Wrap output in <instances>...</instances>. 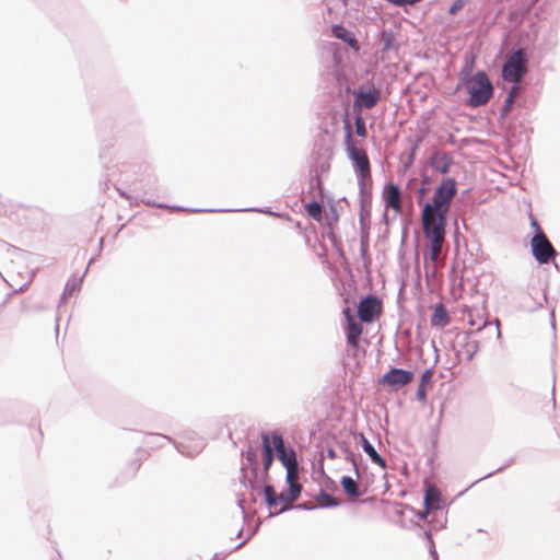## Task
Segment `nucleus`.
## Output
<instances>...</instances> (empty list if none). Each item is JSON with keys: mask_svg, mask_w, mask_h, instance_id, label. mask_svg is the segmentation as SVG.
<instances>
[{"mask_svg": "<svg viewBox=\"0 0 560 560\" xmlns=\"http://www.w3.org/2000/svg\"><path fill=\"white\" fill-rule=\"evenodd\" d=\"M457 192V183L454 178H444L434 191L432 201L425 202L421 210L422 222L433 226V231L446 225V215L451 208V201Z\"/></svg>", "mask_w": 560, "mask_h": 560, "instance_id": "1", "label": "nucleus"}, {"mask_svg": "<svg viewBox=\"0 0 560 560\" xmlns=\"http://www.w3.org/2000/svg\"><path fill=\"white\" fill-rule=\"evenodd\" d=\"M464 88L469 94L466 105L469 107H480L486 105L493 95V85L487 73L482 70L468 77V68H464L459 73V84L456 90Z\"/></svg>", "mask_w": 560, "mask_h": 560, "instance_id": "2", "label": "nucleus"}, {"mask_svg": "<svg viewBox=\"0 0 560 560\" xmlns=\"http://www.w3.org/2000/svg\"><path fill=\"white\" fill-rule=\"evenodd\" d=\"M346 150L357 176L358 188L372 187L371 163L366 152L354 147L352 142V129L350 121L346 119Z\"/></svg>", "mask_w": 560, "mask_h": 560, "instance_id": "3", "label": "nucleus"}, {"mask_svg": "<svg viewBox=\"0 0 560 560\" xmlns=\"http://www.w3.org/2000/svg\"><path fill=\"white\" fill-rule=\"evenodd\" d=\"M528 57L523 48L513 51L502 67V77L511 83H521L527 73Z\"/></svg>", "mask_w": 560, "mask_h": 560, "instance_id": "4", "label": "nucleus"}, {"mask_svg": "<svg viewBox=\"0 0 560 560\" xmlns=\"http://www.w3.org/2000/svg\"><path fill=\"white\" fill-rule=\"evenodd\" d=\"M485 329H492V323L485 320L482 326L478 327L475 332ZM474 331H460L456 335L454 349L457 353H463L467 361H471L479 350L478 341L471 340Z\"/></svg>", "mask_w": 560, "mask_h": 560, "instance_id": "5", "label": "nucleus"}, {"mask_svg": "<svg viewBox=\"0 0 560 560\" xmlns=\"http://www.w3.org/2000/svg\"><path fill=\"white\" fill-rule=\"evenodd\" d=\"M530 249L534 258L540 265L549 264L559 256L547 235H533Z\"/></svg>", "mask_w": 560, "mask_h": 560, "instance_id": "6", "label": "nucleus"}, {"mask_svg": "<svg viewBox=\"0 0 560 560\" xmlns=\"http://www.w3.org/2000/svg\"><path fill=\"white\" fill-rule=\"evenodd\" d=\"M272 448L278 459L281 462L284 468L298 467L296 452L293 447H287L281 433L278 431L269 432Z\"/></svg>", "mask_w": 560, "mask_h": 560, "instance_id": "7", "label": "nucleus"}, {"mask_svg": "<svg viewBox=\"0 0 560 560\" xmlns=\"http://www.w3.org/2000/svg\"><path fill=\"white\" fill-rule=\"evenodd\" d=\"M422 226L424 236L430 242L429 253L425 255V259L429 258L431 261L435 262L441 250V244L444 241L446 225L440 224L434 231L433 226L427 222H422Z\"/></svg>", "mask_w": 560, "mask_h": 560, "instance_id": "8", "label": "nucleus"}, {"mask_svg": "<svg viewBox=\"0 0 560 560\" xmlns=\"http://www.w3.org/2000/svg\"><path fill=\"white\" fill-rule=\"evenodd\" d=\"M381 310V300L374 295H368L358 305V317L360 322L369 324L378 317Z\"/></svg>", "mask_w": 560, "mask_h": 560, "instance_id": "9", "label": "nucleus"}, {"mask_svg": "<svg viewBox=\"0 0 560 560\" xmlns=\"http://www.w3.org/2000/svg\"><path fill=\"white\" fill-rule=\"evenodd\" d=\"M353 96L354 107L372 109L381 100V89H369L365 84H362L355 91H353Z\"/></svg>", "mask_w": 560, "mask_h": 560, "instance_id": "10", "label": "nucleus"}, {"mask_svg": "<svg viewBox=\"0 0 560 560\" xmlns=\"http://www.w3.org/2000/svg\"><path fill=\"white\" fill-rule=\"evenodd\" d=\"M413 377L415 374L412 371L392 368L382 376L381 383L389 385L393 389H399L411 383Z\"/></svg>", "mask_w": 560, "mask_h": 560, "instance_id": "11", "label": "nucleus"}, {"mask_svg": "<svg viewBox=\"0 0 560 560\" xmlns=\"http://www.w3.org/2000/svg\"><path fill=\"white\" fill-rule=\"evenodd\" d=\"M142 202L147 206H154L159 209H170L175 211H187V212H231V211H243V209H196V208H183L178 206H168L165 203H154L151 199H142ZM244 211H256L261 213H268L271 215L279 217L278 213L270 211L269 209L249 208Z\"/></svg>", "mask_w": 560, "mask_h": 560, "instance_id": "12", "label": "nucleus"}, {"mask_svg": "<svg viewBox=\"0 0 560 560\" xmlns=\"http://www.w3.org/2000/svg\"><path fill=\"white\" fill-rule=\"evenodd\" d=\"M262 470L259 474L261 481L267 483L270 480L269 470L275 459V451L270 441L269 432L261 433Z\"/></svg>", "mask_w": 560, "mask_h": 560, "instance_id": "13", "label": "nucleus"}, {"mask_svg": "<svg viewBox=\"0 0 560 560\" xmlns=\"http://www.w3.org/2000/svg\"><path fill=\"white\" fill-rule=\"evenodd\" d=\"M343 314L347 319L346 325V338L347 342L351 347H358L363 327L360 322H358L352 315L350 308L346 307L343 310Z\"/></svg>", "mask_w": 560, "mask_h": 560, "instance_id": "14", "label": "nucleus"}, {"mask_svg": "<svg viewBox=\"0 0 560 560\" xmlns=\"http://www.w3.org/2000/svg\"><path fill=\"white\" fill-rule=\"evenodd\" d=\"M360 213L359 221L362 229L370 224L371 207H372V187H365L364 190L359 188Z\"/></svg>", "mask_w": 560, "mask_h": 560, "instance_id": "15", "label": "nucleus"}, {"mask_svg": "<svg viewBox=\"0 0 560 560\" xmlns=\"http://www.w3.org/2000/svg\"><path fill=\"white\" fill-rule=\"evenodd\" d=\"M382 197L386 209H394L397 212L401 211V190L398 185L393 183L386 184Z\"/></svg>", "mask_w": 560, "mask_h": 560, "instance_id": "16", "label": "nucleus"}, {"mask_svg": "<svg viewBox=\"0 0 560 560\" xmlns=\"http://www.w3.org/2000/svg\"><path fill=\"white\" fill-rule=\"evenodd\" d=\"M444 505V499L439 488L432 483H427L424 489L423 508L427 510L439 511Z\"/></svg>", "mask_w": 560, "mask_h": 560, "instance_id": "17", "label": "nucleus"}, {"mask_svg": "<svg viewBox=\"0 0 560 560\" xmlns=\"http://www.w3.org/2000/svg\"><path fill=\"white\" fill-rule=\"evenodd\" d=\"M242 471V478L241 483L250 491L252 501L256 502V495L260 494L261 492V486H265V482L261 481V476L258 471H256V475H253V478L247 479L245 467H241Z\"/></svg>", "mask_w": 560, "mask_h": 560, "instance_id": "18", "label": "nucleus"}, {"mask_svg": "<svg viewBox=\"0 0 560 560\" xmlns=\"http://www.w3.org/2000/svg\"><path fill=\"white\" fill-rule=\"evenodd\" d=\"M302 489H303L302 485H291V487L288 486V490L283 491L284 492V501H282V504L279 508V510L276 511V514L283 513V512H287V511L293 509L294 508L293 502L299 499V497L301 495ZM269 515L272 516V515H275V513L270 512Z\"/></svg>", "mask_w": 560, "mask_h": 560, "instance_id": "19", "label": "nucleus"}, {"mask_svg": "<svg viewBox=\"0 0 560 560\" xmlns=\"http://www.w3.org/2000/svg\"><path fill=\"white\" fill-rule=\"evenodd\" d=\"M430 166L441 173L447 174L452 164V159L448 153L441 154L439 151H434L429 160Z\"/></svg>", "mask_w": 560, "mask_h": 560, "instance_id": "20", "label": "nucleus"}, {"mask_svg": "<svg viewBox=\"0 0 560 560\" xmlns=\"http://www.w3.org/2000/svg\"><path fill=\"white\" fill-rule=\"evenodd\" d=\"M359 436H360V444H361L364 453L370 457L371 462L373 464L378 465L382 468H386L385 458L377 453L375 447L370 443V441L365 438V435L363 433H360Z\"/></svg>", "mask_w": 560, "mask_h": 560, "instance_id": "21", "label": "nucleus"}, {"mask_svg": "<svg viewBox=\"0 0 560 560\" xmlns=\"http://www.w3.org/2000/svg\"><path fill=\"white\" fill-rule=\"evenodd\" d=\"M430 322L432 327L438 328H444L450 324V315L443 303H438L435 305Z\"/></svg>", "mask_w": 560, "mask_h": 560, "instance_id": "22", "label": "nucleus"}, {"mask_svg": "<svg viewBox=\"0 0 560 560\" xmlns=\"http://www.w3.org/2000/svg\"><path fill=\"white\" fill-rule=\"evenodd\" d=\"M265 503L269 509H276L282 501H284V492L277 493L275 487L269 482L265 483L262 488Z\"/></svg>", "mask_w": 560, "mask_h": 560, "instance_id": "23", "label": "nucleus"}, {"mask_svg": "<svg viewBox=\"0 0 560 560\" xmlns=\"http://www.w3.org/2000/svg\"><path fill=\"white\" fill-rule=\"evenodd\" d=\"M332 35L347 43L350 47H358V40L355 38V36L353 35L352 32H350L349 30H347L343 25L341 24H335L332 26Z\"/></svg>", "mask_w": 560, "mask_h": 560, "instance_id": "24", "label": "nucleus"}, {"mask_svg": "<svg viewBox=\"0 0 560 560\" xmlns=\"http://www.w3.org/2000/svg\"><path fill=\"white\" fill-rule=\"evenodd\" d=\"M340 485L345 493L351 498H359L363 494L357 483V480L350 476H342L340 479Z\"/></svg>", "mask_w": 560, "mask_h": 560, "instance_id": "25", "label": "nucleus"}, {"mask_svg": "<svg viewBox=\"0 0 560 560\" xmlns=\"http://www.w3.org/2000/svg\"><path fill=\"white\" fill-rule=\"evenodd\" d=\"M433 371L432 369H427L420 377V384L418 386L416 397L419 401L424 402L427 400V390H425V384H429L432 382Z\"/></svg>", "mask_w": 560, "mask_h": 560, "instance_id": "26", "label": "nucleus"}, {"mask_svg": "<svg viewBox=\"0 0 560 560\" xmlns=\"http://www.w3.org/2000/svg\"><path fill=\"white\" fill-rule=\"evenodd\" d=\"M305 210L312 219L316 221H319L322 219L323 206L319 201L312 199L310 202L305 205Z\"/></svg>", "mask_w": 560, "mask_h": 560, "instance_id": "27", "label": "nucleus"}, {"mask_svg": "<svg viewBox=\"0 0 560 560\" xmlns=\"http://www.w3.org/2000/svg\"><path fill=\"white\" fill-rule=\"evenodd\" d=\"M317 499L322 500V502L317 505L318 508H336L340 505V502L325 490L319 491Z\"/></svg>", "mask_w": 560, "mask_h": 560, "instance_id": "28", "label": "nucleus"}, {"mask_svg": "<svg viewBox=\"0 0 560 560\" xmlns=\"http://www.w3.org/2000/svg\"><path fill=\"white\" fill-rule=\"evenodd\" d=\"M382 50L388 51L393 48L395 35L392 31L383 30L380 37Z\"/></svg>", "mask_w": 560, "mask_h": 560, "instance_id": "29", "label": "nucleus"}, {"mask_svg": "<svg viewBox=\"0 0 560 560\" xmlns=\"http://www.w3.org/2000/svg\"><path fill=\"white\" fill-rule=\"evenodd\" d=\"M82 278L78 279L75 277L70 278L65 287L63 293H62V300L67 295H72L75 291H78L81 287Z\"/></svg>", "mask_w": 560, "mask_h": 560, "instance_id": "30", "label": "nucleus"}, {"mask_svg": "<svg viewBox=\"0 0 560 560\" xmlns=\"http://www.w3.org/2000/svg\"><path fill=\"white\" fill-rule=\"evenodd\" d=\"M243 454L252 468V475H256V471H258V462H257L256 451L249 446L245 452H243Z\"/></svg>", "mask_w": 560, "mask_h": 560, "instance_id": "31", "label": "nucleus"}, {"mask_svg": "<svg viewBox=\"0 0 560 560\" xmlns=\"http://www.w3.org/2000/svg\"><path fill=\"white\" fill-rule=\"evenodd\" d=\"M330 168V164L328 162L327 159H324V158H319L313 170H312V173L313 175H317V176H322L323 174L327 173Z\"/></svg>", "mask_w": 560, "mask_h": 560, "instance_id": "32", "label": "nucleus"}, {"mask_svg": "<svg viewBox=\"0 0 560 560\" xmlns=\"http://www.w3.org/2000/svg\"><path fill=\"white\" fill-rule=\"evenodd\" d=\"M341 452H342L343 458L353 465L355 476L359 479L360 471H359L358 464H357V455L347 447H342Z\"/></svg>", "mask_w": 560, "mask_h": 560, "instance_id": "33", "label": "nucleus"}, {"mask_svg": "<svg viewBox=\"0 0 560 560\" xmlns=\"http://www.w3.org/2000/svg\"><path fill=\"white\" fill-rule=\"evenodd\" d=\"M285 482L288 483V486L291 487V485H301L299 482V466L285 468Z\"/></svg>", "mask_w": 560, "mask_h": 560, "instance_id": "34", "label": "nucleus"}, {"mask_svg": "<svg viewBox=\"0 0 560 560\" xmlns=\"http://www.w3.org/2000/svg\"><path fill=\"white\" fill-rule=\"evenodd\" d=\"M354 125L357 135L362 138L366 137L368 131L365 127V121L360 114L355 116Z\"/></svg>", "mask_w": 560, "mask_h": 560, "instance_id": "35", "label": "nucleus"}, {"mask_svg": "<svg viewBox=\"0 0 560 560\" xmlns=\"http://www.w3.org/2000/svg\"><path fill=\"white\" fill-rule=\"evenodd\" d=\"M423 536L428 541V549H429L431 557L433 558V560H439V555L436 552L434 541L432 539L431 529L424 530Z\"/></svg>", "mask_w": 560, "mask_h": 560, "instance_id": "36", "label": "nucleus"}, {"mask_svg": "<svg viewBox=\"0 0 560 560\" xmlns=\"http://www.w3.org/2000/svg\"><path fill=\"white\" fill-rule=\"evenodd\" d=\"M513 103H514L513 100L505 97L503 106H502V108L500 110V118L503 119V118H505L508 116V114L512 109Z\"/></svg>", "mask_w": 560, "mask_h": 560, "instance_id": "37", "label": "nucleus"}, {"mask_svg": "<svg viewBox=\"0 0 560 560\" xmlns=\"http://www.w3.org/2000/svg\"><path fill=\"white\" fill-rule=\"evenodd\" d=\"M529 219H530V226L534 230V235H546L545 232L542 231L540 224L538 223V221L532 213L529 214Z\"/></svg>", "mask_w": 560, "mask_h": 560, "instance_id": "38", "label": "nucleus"}, {"mask_svg": "<svg viewBox=\"0 0 560 560\" xmlns=\"http://www.w3.org/2000/svg\"><path fill=\"white\" fill-rule=\"evenodd\" d=\"M322 176H317V175H312V178H311V189H314V188H317L319 190V194L322 195L323 194V183H322Z\"/></svg>", "mask_w": 560, "mask_h": 560, "instance_id": "39", "label": "nucleus"}, {"mask_svg": "<svg viewBox=\"0 0 560 560\" xmlns=\"http://www.w3.org/2000/svg\"><path fill=\"white\" fill-rule=\"evenodd\" d=\"M466 3V0H455L448 9V14H456Z\"/></svg>", "mask_w": 560, "mask_h": 560, "instance_id": "40", "label": "nucleus"}, {"mask_svg": "<svg viewBox=\"0 0 560 560\" xmlns=\"http://www.w3.org/2000/svg\"><path fill=\"white\" fill-rule=\"evenodd\" d=\"M140 466L141 463L138 459H133L132 462H130V464L128 465L129 477H133L136 472L139 470Z\"/></svg>", "mask_w": 560, "mask_h": 560, "instance_id": "41", "label": "nucleus"}, {"mask_svg": "<svg viewBox=\"0 0 560 560\" xmlns=\"http://www.w3.org/2000/svg\"><path fill=\"white\" fill-rule=\"evenodd\" d=\"M176 448H177V451H178L180 454H184V455H187V456L192 457V456H195L196 454H198V453L201 451V448H202V444L198 445V446L196 447V450H195V452H194V453L187 452V451H186V447H185L184 445H177V446H176Z\"/></svg>", "mask_w": 560, "mask_h": 560, "instance_id": "42", "label": "nucleus"}, {"mask_svg": "<svg viewBox=\"0 0 560 560\" xmlns=\"http://www.w3.org/2000/svg\"><path fill=\"white\" fill-rule=\"evenodd\" d=\"M520 90H521L520 83H513L510 91L508 92L506 97L514 101L515 97L517 96V94L520 93Z\"/></svg>", "mask_w": 560, "mask_h": 560, "instance_id": "43", "label": "nucleus"}, {"mask_svg": "<svg viewBox=\"0 0 560 560\" xmlns=\"http://www.w3.org/2000/svg\"><path fill=\"white\" fill-rule=\"evenodd\" d=\"M429 190V187L427 186H420L418 189H417V194H418V203H421L423 198L425 197L427 192Z\"/></svg>", "mask_w": 560, "mask_h": 560, "instance_id": "44", "label": "nucleus"}, {"mask_svg": "<svg viewBox=\"0 0 560 560\" xmlns=\"http://www.w3.org/2000/svg\"><path fill=\"white\" fill-rule=\"evenodd\" d=\"M512 464H513V459H511V460H510L505 466H503V467H499L498 469H495V470H493V471L488 472L487 475H485L483 477H481L478 481H480V480H482V479H486V478H489V477L493 476V475H494V474H497V472H501V471H503L505 467H508V466H510V465H512Z\"/></svg>", "mask_w": 560, "mask_h": 560, "instance_id": "45", "label": "nucleus"}, {"mask_svg": "<svg viewBox=\"0 0 560 560\" xmlns=\"http://www.w3.org/2000/svg\"><path fill=\"white\" fill-rule=\"evenodd\" d=\"M295 508L300 509V510H304V511H311V510H314V509H316L318 506L317 505H313L310 502H302V503H299Z\"/></svg>", "mask_w": 560, "mask_h": 560, "instance_id": "46", "label": "nucleus"}, {"mask_svg": "<svg viewBox=\"0 0 560 560\" xmlns=\"http://www.w3.org/2000/svg\"><path fill=\"white\" fill-rule=\"evenodd\" d=\"M421 139H418L416 143L411 147L410 153H409V162L412 163L415 160L416 151L418 149V145L420 143Z\"/></svg>", "mask_w": 560, "mask_h": 560, "instance_id": "47", "label": "nucleus"}, {"mask_svg": "<svg viewBox=\"0 0 560 560\" xmlns=\"http://www.w3.org/2000/svg\"><path fill=\"white\" fill-rule=\"evenodd\" d=\"M237 505L243 514V517H245L246 515V512H245V498L243 494H241L238 498H237Z\"/></svg>", "mask_w": 560, "mask_h": 560, "instance_id": "48", "label": "nucleus"}, {"mask_svg": "<svg viewBox=\"0 0 560 560\" xmlns=\"http://www.w3.org/2000/svg\"><path fill=\"white\" fill-rule=\"evenodd\" d=\"M447 522L446 514L443 515V518L441 521H436L438 524H433L434 529H441L444 528Z\"/></svg>", "mask_w": 560, "mask_h": 560, "instance_id": "49", "label": "nucleus"}, {"mask_svg": "<svg viewBox=\"0 0 560 560\" xmlns=\"http://www.w3.org/2000/svg\"><path fill=\"white\" fill-rule=\"evenodd\" d=\"M432 512V510H427V508L423 509V511H419L417 513V516L420 518V520H425L428 517V515Z\"/></svg>", "mask_w": 560, "mask_h": 560, "instance_id": "50", "label": "nucleus"}, {"mask_svg": "<svg viewBox=\"0 0 560 560\" xmlns=\"http://www.w3.org/2000/svg\"><path fill=\"white\" fill-rule=\"evenodd\" d=\"M327 456L330 459H336L338 457V454H337V452L334 448L328 447L327 448Z\"/></svg>", "mask_w": 560, "mask_h": 560, "instance_id": "51", "label": "nucleus"}, {"mask_svg": "<svg viewBox=\"0 0 560 560\" xmlns=\"http://www.w3.org/2000/svg\"><path fill=\"white\" fill-rule=\"evenodd\" d=\"M494 331L498 339L501 338V330H500V322L499 319L494 320Z\"/></svg>", "mask_w": 560, "mask_h": 560, "instance_id": "52", "label": "nucleus"}, {"mask_svg": "<svg viewBox=\"0 0 560 560\" xmlns=\"http://www.w3.org/2000/svg\"><path fill=\"white\" fill-rule=\"evenodd\" d=\"M228 553L223 552H215L212 557V560H224L226 558Z\"/></svg>", "mask_w": 560, "mask_h": 560, "instance_id": "53", "label": "nucleus"}, {"mask_svg": "<svg viewBox=\"0 0 560 560\" xmlns=\"http://www.w3.org/2000/svg\"><path fill=\"white\" fill-rule=\"evenodd\" d=\"M421 179H422L421 186H427L428 187V185L431 182L430 177L427 174H422L421 175Z\"/></svg>", "mask_w": 560, "mask_h": 560, "instance_id": "54", "label": "nucleus"}, {"mask_svg": "<svg viewBox=\"0 0 560 560\" xmlns=\"http://www.w3.org/2000/svg\"><path fill=\"white\" fill-rule=\"evenodd\" d=\"M153 435H154V436H158V438H161V439L165 440V441H166V442H168V443H174L173 439H172V438H170V436H167V435H164V434H158V433H154Z\"/></svg>", "mask_w": 560, "mask_h": 560, "instance_id": "55", "label": "nucleus"}, {"mask_svg": "<svg viewBox=\"0 0 560 560\" xmlns=\"http://www.w3.org/2000/svg\"><path fill=\"white\" fill-rule=\"evenodd\" d=\"M106 154H107V151L105 149H102L101 152H100V159L101 160H105Z\"/></svg>", "mask_w": 560, "mask_h": 560, "instance_id": "56", "label": "nucleus"}, {"mask_svg": "<svg viewBox=\"0 0 560 560\" xmlns=\"http://www.w3.org/2000/svg\"><path fill=\"white\" fill-rule=\"evenodd\" d=\"M555 424L557 429L560 428V415L556 416Z\"/></svg>", "mask_w": 560, "mask_h": 560, "instance_id": "57", "label": "nucleus"}, {"mask_svg": "<svg viewBox=\"0 0 560 560\" xmlns=\"http://www.w3.org/2000/svg\"><path fill=\"white\" fill-rule=\"evenodd\" d=\"M247 540H248V538H247V539H245V540H243L241 544H238V545L234 548V550L240 549L241 547H243V546L246 544V541H247Z\"/></svg>", "mask_w": 560, "mask_h": 560, "instance_id": "58", "label": "nucleus"}, {"mask_svg": "<svg viewBox=\"0 0 560 560\" xmlns=\"http://www.w3.org/2000/svg\"><path fill=\"white\" fill-rule=\"evenodd\" d=\"M550 316H551V326H552V328H555V313H553V311H551Z\"/></svg>", "mask_w": 560, "mask_h": 560, "instance_id": "59", "label": "nucleus"}, {"mask_svg": "<svg viewBox=\"0 0 560 560\" xmlns=\"http://www.w3.org/2000/svg\"><path fill=\"white\" fill-rule=\"evenodd\" d=\"M552 401H553V404H556V398H555V386L552 387Z\"/></svg>", "mask_w": 560, "mask_h": 560, "instance_id": "60", "label": "nucleus"}, {"mask_svg": "<svg viewBox=\"0 0 560 560\" xmlns=\"http://www.w3.org/2000/svg\"><path fill=\"white\" fill-rule=\"evenodd\" d=\"M242 534H243V528H241V529L238 530V533H237L236 537H241V536H242Z\"/></svg>", "mask_w": 560, "mask_h": 560, "instance_id": "61", "label": "nucleus"}, {"mask_svg": "<svg viewBox=\"0 0 560 560\" xmlns=\"http://www.w3.org/2000/svg\"><path fill=\"white\" fill-rule=\"evenodd\" d=\"M89 268H90V264H89V265H86L85 270H84V273H88Z\"/></svg>", "mask_w": 560, "mask_h": 560, "instance_id": "62", "label": "nucleus"}, {"mask_svg": "<svg viewBox=\"0 0 560 560\" xmlns=\"http://www.w3.org/2000/svg\"><path fill=\"white\" fill-rule=\"evenodd\" d=\"M89 268H90V264H89V265H86L85 270H84V273H88Z\"/></svg>", "mask_w": 560, "mask_h": 560, "instance_id": "63", "label": "nucleus"}, {"mask_svg": "<svg viewBox=\"0 0 560 560\" xmlns=\"http://www.w3.org/2000/svg\"><path fill=\"white\" fill-rule=\"evenodd\" d=\"M89 268H90V264H89V265H86L85 270H84V273H88Z\"/></svg>", "mask_w": 560, "mask_h": 560, "instance_id": "64", "label": "nucleus"}]
</instances>
